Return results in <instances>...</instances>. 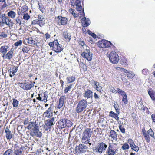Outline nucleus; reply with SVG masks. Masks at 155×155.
I'll return each instance as SVG.
<instances>
[{
    "instance_id": "obj_8",
    "label": "nucleus",
    "mask_w": 155,
    "mask_h": 155,
    "mask_svg": "<svg viewBox=\"0 0 155 155\" xmlns=\"http://www.w3.org/2000/svg\"><path fill=\"white\" fill-rule=\"evenodd\" d=\"M57 23L58 25H64L67 24V19L66 17L58 16L57 17Z\"/></svg>"
},
{
    "instance_id": "obj_43",
    "label": "nucleus",
    "mask_w": 155,
    "mask_h": 155,
    "mask_svg": "<svg viewBox=\"0 0 155 155\" xmlns=\"http://www.w3.org/2000/svg\"><path fill=\"white\" fill-rule=\"evenodd\" d=\"M123 98L122 99V101L124 102L125 104H127L128 103V101L127 98V95H124L123 96Z\"/></svg>"
},
{
    "instance_id": "obj_46",
    "label": "nucleus",
    "mask_w": 155,
    "mask_h": 155,
    "mask_svg": "<svg viewBox=\"0 0 155 155\" xmlns=\"http://www.w3.org/2000/svg\"><path fill=\"white\" fill-rule=\"evenodd\" d=\"M28 43L31 45H34L35 44V41H34L32 38H29L27 41Z\"/></svg>"
},
{
    "instance_id": "obj_2",
    "label": "nucleus",
    "mask_w": 155,
    "mask_h": 155,
    "mask_svg": "<svg viewBox=\"0 0 155 155\" xmlns=\"http://www.w3.org/2000/svg\"><path fill=\"white\" fill-rule=\"evenodd\" d=\"M80 45L83 47V48L86 50L85 51L83 52L81 54V56L86 59L88 61H91L92 59V53L90 52V50L87 48L84 42L83 41H80Z\"/></svg>"
},
{
    "instance_id": "obj_24",
    "label": "nucleus",
    "mask_w": 155,
    "mask_h": 155,
    "mask_svg": "<svg viewBox=\"0 0 155 155\" xmlns=\"http://www.w3.org/2000/svg\"><path fill=\"white\" fill-rule=\"evenodd\" d=\"M93 84H94L96 87V89L98 91L101 92L102 91V88L99 84V83L94 81H92Z\"/></svg>"
},
{
    "instance_id": "obj_31",
    "label": "nucleus",
    "mask_w": 155,
    "mask_h": 155,
    "mask_svg": "<svg viewBox=\"0 0 155 155\" xmlns=\"http://www.w3.org/2000/svg\"><path fill=\"white\" fill-rule=\"evenodd\" d=\"M0 18L2 19V21H0V23H2L4 22V21H5V20H8V18L5 16V14H0Z\"/></svg>"
},
{
    "instance_id": "obj_11",
    "label": "nucleus",
    "mask_w": 155,
    "mask_h": 155,
    "mask_svg": "<svg viewBox=\"0 0 155 155\" xmlns=\"http://www.w3.org/2000/svg\"><path fill=\"white\" fill-rule=\"evenodd\" d=\"M117 149H115L113 145H110L106 153L108 155H114L116 153Z\"/></svg>"
},
{
    "instance_id": "obj_33",
    "label": "nucleus",
    "mask_w": 155,
    "mask_h": 155,
    "mask_svg": "<svg viewBox=\"0 0 155 155\" xmlns=\"http://www.w3.org/2000/svg\"><path fill=\"white\" fill-rule=\"evenodd\" d=\"M89 138H90L87 137H84V136H83V137L82 138V142L84 143H89L90 145H91V143H89Z\"/></svg>"
},
{
    "instance_id": "obj_30",
    "label": "nucleus",
    "mask_w": 155,
    "mask_h": 155,
    "mask_svg": "<svg viewBox=\"0 0 155 155\" xmlns=\"http://www.w3.org/2000/svg\"><path fill=\"white\" fill-rule=\"evenodd\" d=\"M110 116L114 118L116 120H118V114H116L112 111L110 112Z\"/></svg>"
},
{
    "instance_id": "obj_14",
    "label": "nucleus",
    "mask_w": 155,
    "mask_h": 155,
    "mask_svg": "<svg viewBox=\"0 0 155 155\" xmlns=\"http://www.w3.org/2000/svg\"><path fill=\"white\" fill-rule=\"evenodd\" d=\"M65 99L66 97L65 96H62L61 97L59 100V103L57 107L58 108L60 109L63 106L64 102L65 100Z\"/></svg>"
},
{
    "instance_id": "obj_35",
    "label": "nucleus",
    "mask_w": 155,
    "mask_h": 155,
    "mask_svg": "<svg viewBox=\"0 0 155 155\" xmlns=\"http://www.w3.org/2000/svg\"><path fill=\"white\" fill-rule=\"evenodd\" d=\"M12 151L11 149H9L7 150L3 153V155H12Z\"/></svg>"
},
{
    "instance_id": "obj_61",
    "label": "nucleus",
    "mask_w": 155,
    "mask_h": 155,
    "mask_svg": "<svg viewBox=\"0 0 155 155\" xmlns=\"http://www.w3.org/2000/svg\"><path fill=\"white\" fill-rule=\"evenodd\" d=\"M22 51L24 53H27L29 51V50L26 47H24L22 48Z\"/></svg>"
},
{
    "instance_id": "obj_63",
    "label": "nucleus",
    "mask_w": 155,
    "mask_h": 155,
    "mask_svg": "<svg viewBox=\"0 0 155 155\" xmlns=\"http://www.w3.org/2000/svg\"><path fill=\"white\" fill-rule=\"evenodd\" d=\"M39 9L42 12V13H43L44 12V11H45L44 8L43 7L39 5Z\"/></svg>"
},
{
    "instance_id": "obj_12",
    "label": "nucleus",
    "mask_w": 155,
    "mask_h": 155,
    "mask_svg": "<svg viewBox=\"0 0 155 155\" xmlns=\"http://www.w3.org/2000/svg\"><path fill=\"white\" fill-rule=\"evenodd\" d=\"M86 101L85 100H83L80 101L78 104V112L83 111L84 108L86 107Z\"/></svg>"
},
{
    "instance_id": "obj_60",
    "label": "nucleus",
    "mask_w": 155,
    "mask_h": 155,
    "mask_svg": "<svg viewBox=\"0 0 155 155\" xmlns=\"http://www.w3.org/2000/svg\"><path fill=\"white\" fill-rule=\"evenodd\" d=\"M71 87L70 86H68V87L65 88L64 91L65 93H67L70 89Z\"/></svg>"
},
{
    "instance_id": "obj_52",
    "label": "nucleus",
    "mask_w": 155,
    "mask_h": 155,
    "mask_svg": "<svg viewBox=\"0 0 155 155\" xmlns=\"http://www.w3.org/2000/svg\"><path fill=\"white\" fill-rule=\"evenodd\" d=\"M7 36V34L4 32H2L0 35V37L2 38H4Z\"/></svg>"
},
{
    "instance_id": "obj_17",
    "label": "nucleus",
    "mask_w": 155,
    "mask_h": 155,
    "mask_svg": "<svg viewBox=\"0 0 155 155\" xmlns=\"http://www.w3.org/2000/svg\"><path fill=\"white\" fill-rule=\"evenodd\" d=\"M38 126H36L35 123L34 122H31L28 123V125L27 126V128L28 129H31L34 131L36 128H38Z\"/></svg>"
},
{
    "instance_id": "obj_7",
    "label": "nucleus",
    "mask_w": 155,
    "mask_h": 155,
    "mask_svg": "<svg viewBox=\"0 0 155 155\" xmlns=\"http://www.w3.org/2000/svg\"><path fill=\"white\" fill-rule=\"evenodd\" d=\"M54 106L52 104L50 105L49 107L43 114V117L45 118H50L53 116V110Z\"/></svg>"
},
{
    "instance_id": "obj_53",
    "label": "nucleus",
    "mask_w": 155,
    "mask_h": 155,
    "mask_svg": "<svg viewBox=\"0 0 155 155\" xmlns=\"http://www.w3.org/2000/svg\"><path fill=\"white\" fill-rule=\"evenodd\" d=\"M128 143L130 144V147H132V145L134 144L133 141L131 139H129L128 140Z\"/></svg>"
},
{
    "instance_id": "obj_48",
    "label": "nucleus",
    "mask_w": 155,
    "mask_h": 155,
    "mask_svg": "<svg viewBox=\"0 0 155 155\" xmlns=\"http://www.w3.org/2000/svg\"><path fill=\"white\" fill-rule=\"evenodd\" d=\"M30 16L28 13L24 14V15L23 16V18L25 20H28L30 18Z\"/></svg>"
},
{
    "instance_id": "obj_41",
    "label": "nucleus",
    "mask_w": 155,
    "mask_h": 155,
    "mask_svg": "<svg viewBox=\"0 0 155 155\" xmlns=\"http://www.w3.org/2000/svg\"><path fill=\"white\" fill-rule=\"evenodd\" d=\"M117 92L123 96L126 95L124 91L120 89L117 88Z\"/></svg>"
},
{
    "instance_id": "obj_62",
    "label": "nucleus",
    "mask_w": 155,
    "mask_h": 155,
    "mask_svg": "<svg viewBox=\"0 0 155 155\" xmlns=\"http://www.w3.org/2000/svg\"><path fill=\"white\" fill-rule=\"evenodd\" d=\"M39 23H40V22L37 20H33L32 22V24L33 25L38 24Z\"/></svg>"
},
{
    "instance_id": "obj_25",
    "label": "nucleus",
    "mask_w": 155,
    "mask_h": 155,
    "mask_svg": "<svg viewBox=\"0 0 155 155\" xmlns=\"http://www.w3.org/2000/svg\"><path fill=\"white\" fill-rule=\"evenodd\" d=\"M148 93L152 100H155V92L151 89L148 91Z\"/></svg>"
},
{
    "instance_id": "obj_50",
    "label": "nucleus",
    "mask_w": 155,
    "mask_h": 155,
    "mask_svg": "<svg viewBox=\"0 0 155 155\" xmlns=\"http://www.w3.org/2000/svg\"><path fill=\"white\" fill-rule=\"evenodd\" d=\"M38 21L39 22H42L43 21V20L44 19V17H43V16L41 15H39L38 17Z\"/></svg>"
},
{
    "instance_id": "obj_5",
    "label": "nucleus",
    "mask_w": 155,
    "mask_h": 155,
    "mask_svg": "<svg viewBox=\"0 0 155 155\" xmlns=\"http://www.w3.org/2000/svg\"><path fill=\"white\" fill-rule=\"evenodd\" d=\"M109 58L110 61L115 64L117 63L119 60L118 54L115 52H112L110 54Z\"/></svg>"
},
{
    "instance_id": "obj_20",
    "label": "nucleus",
    "mask_w": 155,
    "mask_h": 155,
    "mask_svg": "<svg viewBox=\"0 0 155 155\" xmlns=\"http://www.w3.org/2000/svg\"><path fill=\"white\" fill-rule=\"evenodd\" d=\"M92 91L90 90L87 89L84 93V97L87 99L92 98L93 96Z\"/></svg>"
},
{
    "instance_id": "obj_64",
    "label": "nucleus",
    "mask_w": 155,
    "mask_h": 155,
    "mask_svg": "<svg viewBox=\"0 0 155 155\" xmlns=\"http://www.w3.org/2000/svg\"><path fill=\"white\" fill-rule=\"evenodd\" d=\"M94 97L95 99L98 100L99 99V96L96 93H94Z\"/></svg>"
},
{
    "instance_id": "obj_18",
    "label": "nucleus",
    "mask_w": 155,
    "mask_h": 155,
    "mask_svg": "<svg viewBox=\"0 0 155 155\" xmlns=\"http://www.w3.org/2000/svg\"><path fill=\"white\" fill-rule=\"evenodd\" d=\"M66 122L65 119H61L58 122L59 127L63 128L66 127V125H65Z\"/></svg>"
},
{
    "instance_id": "obj_16",
    "label": "nucleus",
    "mask_w": 155,
    "mask_h": 155,
    "mask_svg": "<svg viewBox=\"0 0 155 155\" xmlns=\"http://www.w3.org/2000/svg\"><path fill=\"white\" fill-rule=\"evenodd\" d=\"M87 147L84 144L79 145L78 146V153H83L85 152L87 150Z\"/></svg>"
},
{
    "instance_id": "obj_3",
    "label": "nucleus",
    "mask_w": 155,
    "mask_h": 155,
    "mask_svg": "<svg viewBox=\"0 0 155 155\" xmlns=\"http://www.w3.org/2000/svg\"><path fill=\"white\" fill-rule=\"evenodd\" d=\"M49 45L51 47H52L51 49L56 53L61 52L63 49L62 45L58 43L57 40L49 43Z\"/></svg>"
},
{
    "instance_id": "obj_23",
    "label": "nucleus",
    "mask_w": 155,
    "mask_h": 155,
    "mask_svg": "<svg viewBox=\"0 0 155 155\" xmlns=\"http://www.w3.org/2000/svg\"><path fill=\"white\" fill-rule=\"evenodd\" d=\"M91 129L89 128L86 129L85 130L84 132L83 136L90 138L91 135Z\"/></svg>"
},
{
    "instance_id": "obj_36",
    "label": "nucleus",
    "mask_w": 155,
    "mask_h": 155,
    "mask_svg": "<svg viewBox=\"0 0 155 155\" xmlns=\"http://www.w3.org/2000/svg\"><path fill=\"white\" fill-rule=\"evenodd\" d=\"M135 75V74L134 73L130 71L127 74V76L128 78H132Z\"/></svg>"
},
{
    "instance_id": "obj_22",
    "label": "nucleus",
    "mask_w": 155,
    "mask_h": 155,
    "mask_svg": "<svg viewBox=\"0 0 155 155\" xmlns=\"http://www.w3.org/2000/svg\"><path fill=\"white\" fill-rule=\"evenodd\" d=\"M5 132L6 133V137L7 139H11L12 136V134L9 129L7 127L5 129Z\"/></svg>"
},
{
    "instance_id": "obj_6",
    "label": "nucleus",
    "mask_w": 155,
    "mask_h": 155,
    "mask_svg": "<svg viewBox=\"0 0 155 155\" xmlns=\"http://www.w3.org/2000/svg\"><path fill=\"white\" fill-rule=\"evenodd\" d=\"M107 146L103 142L100 143L96 147L95 150L96 152L99 154H101L104 152Z\"/></svg>"
},
{
    "instance_id": "obj_10",
    "label": "nucleus",
    "mask_w": 155,
    "mask_h": 155,
    "mask_svg": "<svg viewBox=\"0 0 155 155\" xmlns=\"http://www.w3.org/2000/svg\"><path fill=\"white\" fill-rule=\"evenodd\" d=\"M38 97L36 98V99L42 101L46 102L47 101V99L48 97L47 94L46 92L38 94Z\"/></svg>"
},
{
    "instance_id": "obj_27",
    "label": "nucleus",
    "mask_w": 155,
    "mask_h": 155,
    "mask_svg": "<svg viewBox=\"0 0 155 155\" xmlns=\"http://www.w3.org/2000/svg\"><path fill=\"white\" fill-rule=\"evenodd\" d=\"M63 36L65 39L68 41H69L71 39V35L69 33H68L67 32H63Z\"/></svg>"
},
{
    "instance_id": "obj_51",
    "label": "nucleus",
    "mask_w": 155,
    "mask_h": 155,
    "mask_svg": "<svg viewBox=\"0 0 155 155\" xmlns=\"http://www.w3.org/2000/svg\"><path fill=\"white\" fill-rule=\"evenodd\" d=\"M127 63V60L125 58H123L121 59V63L122 64H126Z\"/></svg>"
},
{
    "instance_id": "obj_13",
    "label": "nucleus",
    "mask_w": 155,
    "mask_h": 155,
    "mask_svg": "<svg viewBox=\"0 0 155 155\" xmlns=\"http://www.w3.org/2000/svg\"><path fill=\"white\" fill-rule=\"evenodd\" d=\"M42 133L41 131L38 129V127L31 134L32 136H35L38 137H41L42 136Z\"/></svg>"
},
{
    "instance_id": "obj_32",
    "label": "nucleus",
    "mask_w": 155,
    "mask_h": 155,
    "mask_svg": "<svg viewBox=\"0 0 155 155\" xmlns=\"http://www.w3.org/2000/svg\"><path fill=\"white\" fill-rule=\"evenodd\" d=\"M8 48L7 46H2L0 48V52L2 53H4L3 55L2 56L3 57L4 56L5 53L8 51L7 49Z\"/></svg>"
},
{
    "instance_id": "obj_40",
    "label": "nucleus",
    "mask_w": 155,
    "mask_h": 155,
    "mask_svg": "<svg viewBox=\"0 0 155 155\" xmlns=\"http://www.w3.org/2000/svg\"><path fill=\"white\" fill-rule=\"evenodd\" d=\"M78 0H72L71 2V5L72 6H76V9H77V10H78V9H77V8L78 7Z\"/></svg>"
},
{
    "instance_id": "obj_56",
    "label": "nucleus",
    "mask_w": 155,
    "mask_h": 155,
    "mask_svg": "<svg viewBox=\"0 0 155 155\" xmlns=\"http://www.w3.org/2000/svg\"><path fill=\"white\" fill-rule=\"evenodd\" d=\"M22 153V151L20 150H16L15 152V154L16 155H20Z\"/></svg>"
},
{
    "instance_id": "obj_58",
    "label": "nucleus",
    "mask_w": 155,
    "mask_h": 155,
    "mask_svg": "<svg viewBox=\"0 0 155 155\" xmlns=\"http://www.w3.org/2000/svg\"><path fill=\"white\" fill-rule=\"evenodd\" d=\"M151 118L152 122L155 123V114H152L151 116Z\"/></svg>"
},
{
    "instance_id": "obj_57",
    "label": "nucleus",
    "mask_w": 155,
    "mask_h": 155,
    "mask_svg": "<svg viewBox=\"0 0 155 155\" xmlns=\"http://www.w3.org/2000/svg\"><path fill=\"white\" fill-rule=\"evenodd\" d=\"M16 23L17 24H19L20 25L21 24V22L20 19L18 18H17L16 19H15Z\"/></svg>"
},
{
    "instance_id": "obj_44",
    "label": "nucleus",
    "mask_w": 155,
    "mask_h": 155,
    "mask_svg": "<svg viewBox=\"0 0 155 155\" xmlns=\"http://www.w3.org/2000/svg\"><path fill=\"white\" fill-rule=\"evenodd\" d=\"M65 122H66L65 123V125H66V127H70L71 125V122L70 120L66 119H65Z\"/></svg>"
},
{
    "instance_id": "obj_19",
    "label": "nucleus",
    "mask_w": 155,
    "mask_h": 155,
    "mask_svg": "<svg viewBox=\"0 0 155 155\" xmlns=\"http://www.w3.org/2000/svg\"><path fill=\"white\" fill-rule=\"evenodd\" d=\"M118 134L114 130H111L110 132L109 136L115 141L117 140Z\"/></svg>"
},
{
    "instance_id": "obj_4",
    "label": "nucleus",
    "mask_w": 155,
    "mask_h": 155,
    "mask_svg": "<svg viewBox=\"0 0 155 155\" xmlns=\"http://www.w3.org/2000/svg\"><path fill=\"white\" fill-rule=\"evenodd\" d=\"M143 132L144 137L145 139L147 142L149 143L150 141V138L149 136L150 135L152 137L155 139L154 134L153 131L151 128L150 129L147 131L146 132L145 130H143Z\"/></svg>"
},
{
    "instance_id": "obj_21",
    "label": "nucleus",
    "mask_w": 155,
    "mask_h": 155,
    "mask_svg": "<svg viewBox=\"0 0 155 155\" xmlns=\"http://www.w3.org/2000/svg\"><path fill=\"white\" fill-rule=\"evenodd\" d=\"M17 68H16L15 67H14L12 68H10L8 70V72L10 73V76L11 78H12L15 75V73L17 72Z\"/></svg>"
},
{
    "instance_id": "obj_29",
    "label": "nucleus",
    "mask_w": 155,
    "mask_h": 155,
    "mask_svg": "<svg viewBox=\"0 0 155 155\" xmlns=\"http://www.w3.org/2000/svg\"><path fill=\"white\" fill-rule=\"evenodd\" d=\"M7 15L10 18H15L16 14L15 12L13 11H10L8 13Z\"/></svg>"
},
{
    "instance_id": "obj_37",
    "label": "nucleus",
    "mask_w": 155,
    "mask_h": 155,
    "mask_svg": "<svg viewBox=\"0 0 155 155\" xmlns=\"http://www.w3.org/2000/svg\"><path fill=\"white\" fill-rule=\"evenodd\" d=\"M12 105L13 107H16L18 106L19 102L17 100L14 99L13 100Z\"/></svg>"
},
{
    "instance_id": "obj_59",
    "label": "nucleus",
    "mask_w": 155,
    "mask_h": 155,
    "mask_svg": "<svg viewBox=\"0 0 155 155\" xmlns=\"http://www.w3.org/2000/svg\"><path fill=\"white\" fill-rule=\"evenodd\" d=\"M142 72L143 74L146 75L148 72V70L147 69H143L142 70Z\"/></svg>"
},
{
    "instance_id": "obj_47",
    "label": "nucleus",
    "mask_w": 155,
    "mask_h": 155,
    "mask_svg": "<svg viewBox=\"0 0 155 155\" xmlns=\"http://www.w3.org/2000/svg\"><path fill=\"white\" fill-rule=\"evenodd\" d=\"M87 32L89 35L92 36L94 38H96L97 36L94 33L91 32V31L89 30H88Z\"/></svg>"
},
{
    "instance_id": "obj_26",
    "label": "nucleus",
    "mask_w": 155,
    "mask_h": 155,
    "mask_svg": "<svg viewBox=\"0 0 155 155\" xmlns=\"http://www.w3.org/2000/svg\"><path fill=\"white\" fill-rule=\"evenodd\" d=\"M13 51V49H11V50L6 54V58L10 59L12 58Z\"/></svg>"
},
{
    "instance_id": "obj_38",
    "label": "nucleus",
    "mask_w": 155,
    "mask_h": 155,
    "mask_svg": "<svg viewBox=\"0 0 155 155\" xmlns=\"http://www.w3.org/2000/svg\"><path fill=\"white\" fill-rule=\"evenodd\" d=\"M131 147L132 150H133L136 152L138 151L139 149V147L138 146H136L134 143L132 145V146Z\"/></svg>"
},
{
    "instance_id": "obj_34",
    "label": "nucleus",
    "mask_w": 155,
    "mask_h": 155,
    "mask_svg": "<svg viewBox=\"0 0 155 155\" xmlns=\"http://www.w3.org/2000/svg\"><path fill=\"white\" fill-rule=\"evenodd\" d=\"M66 80L68 83H71L74 81L75 80V78L74 77L71 76L67 77L66 78Z\"/></svg>"
},
{
    "instance_id": "obj_9",
    "label": "nucleus",
    "mask_w": 155,
    "mask_h": 155,
    "mask_svg": "<svg viewBox=\"0 0 155 155\" xmlns=\"http://www.w3.org/2000/svg\"><path fill=\"white\" fill-rule=\"evenodd\" d=\"M111 44L110 42L107 40H103L99 43V47L101 48H107L110 47Z\"/></svg>"
},
{
    "instance_id": "obj_54",
    "label": "nucleus",
    "mask_w": 155,
    "mask_h": 155,
    "mask_svg": "<svg viewBox=\"0 0 155 155\" xmlns=\"http://www.w3.org/2000/svg\"><path fill=\"white\" fill-rule=\"evenodd\" d=\"M25 83H19V86L22 89L25 90Z\"/></svg>"
},
{
    "instance_id": "obj_55",
    "label": "nucleus",
    "mask_w": 155,
    "mask_h": 155,
    "mask_svg": "<svg viewBox=\"0 0 155 155\" xmlns=\"http://www.w3.org/2000/svg\"><path fill=\"white\" fill-rule=\"evenodd\" d=\"M21 10H22L24 12H25L28 9V6L24 5L21 8Z\"/></svg>"
},
{
    "instance_id": "obj_28",
    "label": "nucleus",
    "mask_w": 155,
    "mask_h": 155,
    "mask_svg": "<svg viewBox=\"0 0 155 155\" xmlns=\"http://www.w3.org/2000/svg\"><path fill=\"white\" fill-rule=\"evenodd\" d=\"M34 85V84H32V82H31L30 83H29L28 82H25V90H30L33 87Z\"/></svg>"
},
{
    "instance_id": "obj_45",
    "label": "nucleus",
    "mask_w": 155,
    "mask_h": 155,
    "mask_svg": "<svg viewBox=\"0 0 155 155\" xmlns=\"http://www.w3.org/2000/svg\"><path fill=\"white\" fill-rule=\"evenodd\" d=\"M70 12L71 13L72 15L74 16V17H77V15L75 12V10L74 9H71L69 10Z\"/></svg>"
},
{
    "instance_id": "obj_1",
    "label": "nucleus",
    "mask_w": 155,
    "mask_h": 155,
    "mask_svg": "<svg viewBox=\"0 0 155 155\" xmlns=\"http://www.w3.org/2000/svg\"><path fill=\"white\" fill-rule=\"evenodd\" d=\"M84 9L82 8L80 3L78 2V18H81V17H83L81 21L83 27H87L91 23L88 18L84 17Z\"/></svg>"
},
{
    "instance_id": "obj_39",
    "label": "nucleus",
    "mask_w": 155,
    "mask_h": 155,
    "mask_svg": "<svg viewBox=\"0 0 155 155\" xmlns=\"http://www.w3.org/2000/svg\"><path fill=\"white\" fill-rule=\"evenodd\" d=\"M119 128L122 133L123 134L125 133V130L124 128V126H122V125H119Z\"/></svg>"
},
{
    "instance_id": "obj_42",
    "label": "nucleus",
    "mask_w": 155,
    "mask_h": 155,
    "mask_svg": "<svg viewBox=\"0 0 155 155\" xmlns=\"http://www.w3.org/2000/svg\"><path fill=\"white\" fill-rule=\"evenodd\" d=\"M129 148V145L127 143L124 144L121 147V148L123 150L128 149Z\"/></svg>"
},
{
    "instance_id": "obj_15",
    "label": "nucleus",
    "mask_w": 155,
    "mask_h": 155,
    "mask_svg": "<svg viewBox=\"0 0 155 155\" xmlns=\"http://www.w3.org/2000/svg\"><path fill=\"white\" fill-rule=\"evenodd\" d=\"M55 119L54 117H52L50 119H48L45 121V124L47 126L50 127L53 125L55 123Z\"/></svg>"
},
{
    "instance_id": "obj_49",
    "label": "nucleus",
    "mask_w": 155,
    "mask_h": 155,
    "mask_svg": "<svg viewBox=\"0 0 155 155\" xmlns=\"http://www.w3.org/2000/svg\"><path fill=\"white\" fill-rule=\"evenodd\" d=\"M22 43V41L21 40H19L18 41H17L14 44V45L15 46H18L21 45Z\"/></svg>"
}]
</instances>
